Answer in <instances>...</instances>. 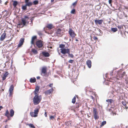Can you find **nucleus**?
<instances>
[{
  "instance_id": "nucleus-1",
  "label": "nucleus",
  "mask_w": 128,
  "mask_h": 128,
  "mask_svg": "<svg viewBox=\"0 0 128 128\" xmlns=\"http://www.w3.org/2000/svg\"><path fill=\"white\" fill-rule=\"evenodd\" d=\"M41 101V98H38V95H35L33 98L34 104L35 105L38 104Z\"/></svg>"
},
{
  "instance_id": "nucleus-2",
  "label": "nucleus",
  "mask_w": 128,
  "mask_h": 128,
  "mask_svg": "<svg viewBox=\"0 0 128 128\" xmlns=\"http://www.w3.org/2000/svg\"><path fill=\"white\" fill-rule=\"evenodd\" d=\"M38 112L39 109L38 108H36L34 110V112H30V114L31 116L36 117L38 116Z\"/></svg>"
},
{
  "instance_id": "nucleus-3",
  "label": "nucleus",
  "mask_w": 128,
  "mask_h": 128,
  "mask_svg": "<svg viewBox=\"0 0 128 128\" xmlns=\"http://www.w3.org/2000/svg\"><path fill=\"white\" fill-rule=\"evenodd\" d=\"M26 20L22 18H21V22L20 23H19L18 24V25L20 26L22 24L23 26H22V27H23L24 26L26 25Z\"/></svg>"
},
{
  "instance_id": "nucleus-4",
  "label": "nucleus",
  "mask_w": 128,
  "mask_h": 128,
  "mask_svg": "<svg viewBox=\"0 0 128 128\" xmlns=\"http://www.w3.org/2000/svg\"><path fill=\"white\" fill-rule=\"evenodd\" d=\"M125 74V72H122L119 71L118 72L117 75L118 77H119L120 78L122 79Z\"/></svg>"
},
{
  "instance_id": "nucleus-5",
  "label": "nucleus",
  "mask_w": 128,
  "mask_h": 128,
  "mask_svg": "<svg viewBox=\"0 0 128 128\" xmlns=\"http://www.w3.org/2000/svg\"><path fill=\"white\" fill-rule=\"evenodd\" d=\"M68 33L70 36L72 38H74L76 35L74 31L71 28L70 29Z\"/></svg>"
},
{
  "instance_id": "nucleus-6",
  "label": "nucleus",
  "mask_w": 128,
  "mask_h": 128,
  "mask_svg": "<svg viewBox=\"0 0 128 128\" xmlns=\"http://www.w3.org/2000/svg\"><path fill=\"white\" fill-rule=\"evenodd\" d=\"M46 68L44 66L43 67L41 70V74L42 76H44L46 75Z\"/></svg>"
},
{
  "instance_id": "nucleus-7",
  "label": "nucleus",
  "mask_w": 128,
  "mask_h": 128,
  "mask_svg": "<svg viewBox=\"0 0 128 128\" xmlns=\"http://www.w3.org/2000/svg\"><path fill=\"white\" fill-rule=\"evenodd\" d=\"M61 50V52L62 54H64L66 53L68 54V53H69L70 51V50L69 49L67 48H63L60 49Z\"/></svg>"
},
{
  "instance_id": "nucleus-8",
  "label": "nucleus",
  "mask_w": 128,
  "mask_h": 128,
  "mask_svg": "<svg viewBox=\"0 0 128 128\" xmlns=\"http://www.w3.org/2000/svg\"><path fill=\"white\" fill-rule=\"evenodd\" d=\"M14 87L13 85H11L10 87L9 92V96L10 97L12 96V91L13 90Z\"/></svg>"
},
{
  "instance_id": "nucleus-9",
  "label": "nucleus",
  "mask_w": 128,
  "mask_h": 128,
  "mask_svg": "<svg viewBox=\"0 0 128 128\" xmlns=\"http://www.w3.org/2000/svg\"><path fill=\"white\" fill-rule=\"evenodd\" d=\"M36 44L38 48H41L43 46L42 41L41 40L37 41L36 42Z\"/></svg>"
},
{
  "instance_id": "nucleus-10",
  "label": "nucleus",
  "mask_w": 128,
  "mask_h": 128,
  "mask_svg": "<svg viewBox=\"0 0 128 128\" xmlns=\"http://www.w3.org/2000/svg\"><path fill=\"white\" fill-rule=\"evenodd\" d=\"M54 91V89L52 88L48 90L45 91V93L46 94L49 95L50 94L52 93Z\"/></svg>"
},
{
  "instance_id": "nucleus-11",
  "label": "nucleus",
  "mask_w": 128,
  "mask_h": 128,
  "mask_svg": "<svg viewBox=\"0 0 128 128\" xmlns=\"http://www.w3.org/2000/svg\"><path fill=\"white\" fill-rule=\"evenodd\" d=\"M103 22V20H94V22L96 24H101Z\"/></svg>"
},
{
  "instance_id": "nucleus-12",
  "label": "nucleus",
  "mask_w": 128,
  "mask_h": 128,
  "mask_svg": "<svg viewBox=\"0 0 128 128\" xmlns=\"http://www.w3.org/2000/svg\"><path fill=\"white\" fill-rule=\"evenodd\" d=\"M94 112V116L95 119L96 120L98 119V116H97L96 111L95 109H94L93 110Z\"/></svg>"
},
{
  "instance_id": "nucleus-13",
  "label": "nucleus",
  "mask_w": 128,
  "mask_h": 128,
  "mask_svg": "<svg viewBox=\"0 0 128 128\" xmlns=\"http://www.w3.org/2000/svg\"><path fill=\"white\" fill-rule=\"evenodd\" d=\"M24 38H21L19 41V42L18 44V47H20L23 44V43L24 42Z\"/></svg>"
},
{
  "instance_id": "nucleus-14",
  "label": "nucleus",
  "mask_w": 128,
  "mask_h": 128,
  "mask_svg": "<svg viewBox=\"0 0 128 128\" xmlns=\"http://www.w3.org/2000/svg\"><path fill=\"white\" fill-rule=\"evenodd\" d=\"M9 74V73H8V72H6L4 74L3 76L2 77V80H4L6 79V78L7 76Z\"/></svg>"
},
{
  "instance_id": "nucleus-15",
  "label": "nucleus",
  "mask_w": 128,
  "mask_h": 128,
  "mask_svg": "<svg viewBox=\"0 0 128 128\" xmlns=\"http://www.w3.org/2000/svg\"><path fill=\"white\" fill-rule=\"evenodd\" d=\"M57 34H58L60 35V36H61L62 35L63 32L62 31V30L60 28L58 29L56 32Z\"/></svg>"
},
{
  "instance_id": "nucleus-16",
  "label": "nucleus",
  "mask_w": 128,
  "mask_h": 128,
  "mask_svg": "<svg viewBox=\"0 0 128 128\" xmlns=\"http://www.w3.org/2000/svg\"><path fill=\"white\" fill-rule=\"evenodd\" d=\"M86 64L89 68H90L91 67L92 62L90 60H88L86 61Z\"/></svg>"
},
{
  "instance_id": "nucleus-17",
  "label": "nucleus",
  "mask_w": 128,
  "mask_h": 128,
  "mask_svg": "<svg viewBox=\"0 0 128 128\" xmlns=\"http://www.w3.org/2000/svg\"><path fill=\"white\" fill-rule=\"evenodd\" d=\"M6 35V33L5 32L3 33L1 35L0 38V40L1 41L3 40L5 38V36Z\"/></svg>"
},
{
  "instance_id": "nucleus-18",
  "label": "nucleus",
  "mask_w": 128,
  "mask_h": 128,
  "mask_svg": "<svg viewBox=\"0 0 128 128\" xmlns=\"http://www.w3.org/2000/svg\"><path fill=\"white\" fill-rule=\"evenodd\" d=\"M39 87H37L36 88L34 92L35 95H38L37 94L39 91Z\"/></svg>"
},
{
  "instance_id": "nucleus-19",
  "label": "nucleus",
  "mask_w": 128,
  "mask_h": 128,
  "mask_svg": "<svg viewBox=\"0 0 128 128\" xmlns=\"http://www.w3.org/2000/svg\"><path fill=\"white\" fill-rule=\"evenodd\" d=\"M36 81V79L34 77L31 78L30 79V81L31 83H34Z\"/></svg>"
},
{
  "instance_id": "nucleus-20",
  "label": "nucleus",
  "mask_w": 128,
  "mask_h": 128,
  "mask_svg": "<svg viewBox=\"0 0 128 128\" xmlns=\"http://www.w3.org/2000/svg\"><path fill=\"white\" fill-rule=\"evenodd\" d=\"M42 54L45 57H48L49 55V54L48 52H43Z\"/></svg>"
},
{
  "instance_id": "nucleus-21",
  "label": "nucleus",
  "mask_w": 128,
  "mask_h": 128,
  "mask_svg": "<svg viewBox=\"0 0 128 128\" xmlns=\"http://www.w3.org/2000/svg\"><path fill=\"white\" fill-rule=\"evenodd\" d=\"M10 116L12 117L14 115V111L13 109H11L10 110Z\"/></svg>"
},
{
  "instance_id": "nucleus-22",
  "label": "nucleus",
  "mask_w": 128,
  "mask_h": 128,
  "mask_svg": "<svg viewBox=\"0 0 128 128\" xmlns=\"http://www.w3.org/2000/svg\"><path fill=\"white\" fill-rule=\"evenodd\" d=\"M36 38V36H34L32 37L31 41V44H34V40H35Z\"/></svg>"
},
{
  "instance_id": "nucleus-23",
  "label": "nucleus",
  "mask_w": 128,
  "mask_h": 128,
  "mask_svg": "<svg viewBox=\"0 0 128 128\" xmlns=\"http://www.w3.org/2000/svg\"><path fill=\"white\" fill-rule=\"evenodd\" d=\"M106 101L108 102L109 104H111V103L114 102V100L111 99L107 100Z\"/></svg>"
},
{
  "instance_id": "nucleus-24",
  "label": "nucleus",
  "mask_w": 128,
  "mask_h": 128,
  "mask_svg": "<svg viewBox=\"0 0 128 128\" xmlns=\"http://www.w3.org/2000/svg\"><path fill=\"white\" fill-rule=\"evenodd\" d=\"M5 116H10L9 112L7 110H6Z\"/></svg>"
},
{
  "instance_id": "nucleus-25",
  "label": "nucleus",
  "mask_w": 128,
  "mask_h": 128,
  "mask_svg": "<svg viewBox=\"0 0 128 128\" xmlns=\"http://www.w3.org/2000/svg\"><path fill=\"white\" fill-rule=\"evenodd\" d=\"M111 30L114 32H115L118 30V29L116 28H112Z\"/></svg>"
},
{
  "instance_id": "nucleus-26",
  "label": "nucleus",
  "mask_w": 128,
  "mask_h": 128,
  "mask_svg": "<svg viewBox=\"0 0 128 128\" xmlns=\"http://www.w3.org/2000/svg\"><path fill=\"white\" fill-rule=\"evenodd\" d=\"M32 3L31 2H28L27 3L26 5L27 6H30L32 5Z\"/></svg>"
},
{
  "instance_id": "nucleus-27",
  "label": "nucleus",
  "mask_w": 128,
  "mask_h": 128,
  "mask_svg": "<svg viewBox=\"0 0 128 128\" xmlns=\"http://www.w3.org/2000/svg\"><path fill=\"white\" fill-rule=\"evenodd\" d=\"M106 123V122L105 121L102 122L101 123V125L100 126V127H102L104 126V125Z\"/></svg>"
},
{
  "instance_id": "nucleus-28",
  "label": "nucleus",
  "mask_w": 128,
  "mask_h": 128,
  "mask_svg": "<svg viewBox=\"0 0 128 128\" xmlns=\"http://www.w3.org/2000/svg\"><path fill=\"white\" fill-rule=\"evenodd\" d=\"M76 97L75 96H74L73 98L72 101V102L73 104H74L76 102Z\"/></svg>"
},
{
  "instance_id": "nucleus-29",
  "label": "nucleus",
  "mask_w": 128,
  "mask_h": 128,
  "mask_svg": "<svg viewBox=\"0 0 128 128\" xmlns=\"http://www.w3.org/2000/svg\"><path fill=\"white\" fill-rule=\"evenodd\" d=\"M68 57H71L72 58H73L74 56L72 54H70V51L69 53H68Z\"/></svg>"
},
{
  "instance_id": "nucleus-30",
  "label": "nucleus",
  "mask_w": 128,
  "mask_h": 128,
  "mask_svg": "<svg viewBox=\"0 0 128 128\" xmlns=\"http://www.w3.org/2000/svg\"><path fill=\"white\" fill-rule=\"evenodd\" d=\"M46 27L50 29L52 28V25L51 24H48L47 26Z\"/></svg>"
},
{
  "instance_id": "nucleus-31",
  "label": "nucleus",
  "mask_w": 128,
  "mask_h": 128,
  "mask_svg": "<svg viewBox=\"0 0 128 128\" xmlns=\"http://www.w3.org/2000/svg\"><path fill=\"white\" fill-rule=\"evenodd\" d=\"M76 13V10L75 9H74L72 10L70 12V13L72 14H75Z\"/></svg>"
},
{
  "instance_id": "nucleus-32",
  "label": "nucleus",
  "mask_w": 128,
  "mask_h": 128,
  "mask_svg": "<svg viewBox=\"0 0 128 128\" xmlns=\"http://www.w3.org/2000/svg\"><path fill=\"white\" fill-rule=\"evenodd\" d=\"M65 45L63 44H61L60 45L59 47L61 48V49L64 48Z\"/></svg>"
},
{
  "instance_id": "nucleus-33",
  "label": "nucleus",
  "mask_w": 128,
  "mask_h": 128,
  "mask_svg": "<svg viewBox=\"0 0 128 128\" xmlns=\"http://www.w3.org/2000/svg\"><path fill=\"white\" fill-rule=\"evenodd\" d=\"M17 4L18 2L16 1H14L13 4V5L14 7H16Z\"/></svg>"
},
{
  "instance_id": "nucleus-34",
  "label": "nucleus",
  "mask_w": 128,
  "mask_h": 128,
  "mask_svg": "<svg viewBox=\"0 0 128 128\" xmlns=\"http://www.w3.org/2000/svg\"><path fill=\"white\" fill-rule=\"evenodd\" d=\"M28 126H29L31 128H34L35 126H34L33 125V124H28Z\"/></svg>"
},
{
  "instance_id": "nucleus-35",
  "label": "nucleus",
  "mask_w": 128,
  "mask_h": 128,
  "mask_svg": "<svg viewBox=\"0 0 128 128\" xmlns=\"http://www.w3.org/2000/svg\"><path fill=\"white\" fill-rule=\"evenodd\" d=\"M32 51L34 54H36L37 53V51L35 49H33L32 50Z\"/></svg>"
},
{
  "instance_id": "nucleus-36",
  "label": "nucleus",
  "mask_w": 128,
  "mask_h": 128,
  "mask_svg": "<svg viewBox=\"0 0 128 128\" xmlns=\"http://www.w3.org/2000/svg\"><path fill=\"white\" fill-rule=\"evenodd\" d=\"M26 6H27L26 4L24 6H23L22 8V9L24 10H26Z\"/></svg>"
},
{
  "instance_id": "nucleus-37",
  "label": "nucleus",
  "mask_w": 128,
  "mask_h": 128,
  "mask_svg": "<svg viewBox=\"0 0 128 128\" xmlns=\"http://www.w3.org/2000/svg\"><path fill=\"white\" fill-rule=\"evenodd\" d=\"M77 1H75L72 4V5L74 6H75L77 3Z\"/></svg>"
},
{
  "instance_id": "nucleus-38",
  "label": "nucleus",
  "mask_w": 128,
  "mask_h": 128,
  "mask_svg": "<svg viewBox=\"0 0 128 128\" xmlns=\"http://www.w3.org/2000/svg\"><path fill=\"white\" fill-rule=\"evenodd\" d=\"M33 3L34 4H36L38 3V2L37 0H35L33 2Z\"/></svg>"
},
{
  "instance_id": "nucleus-39",
  "label": "nucleus",
  "mask_w": 128,
  "mask_h": 128,
  "mask_svg": "<svg viewBox=\"0 0 128 128\" xmlns=\"http://www.w3.org/2000/svg\"><path fill=\"white\" fill-rule=\"evenodd\" d=\"M68 62L69 63H72L73 62V60H70L68 61Z\"/></svg>"
},
{
  "instance_id": "nucleus-40",
  "label": "nucleus",
  "mask_w": 128,
  "mask_h": 128,
  "mask_svg": "<svg viewBox=\"0 0 128 128\" xmlns=\"http://www.w3.org/2000/svg\"><path fill=\"white\" fill-rule=\"evenodd\" d=\"M54 117L52 116H51L50 117V118L51 119H54Z\"/></svg>"
},
{
  "instance_id": "nucleus-41",
  "label": "nucleus",
  "mask_w": 128,
  "mask_h": 128,
  "mask_svg": "<svg viewBox=\"0 0 128 128\" xmlns=\"http://www.w3.org/2000/svg\"><path fill=\"white\" fill-rule=\"evenodd\" d=\"M34 17L32 18H31L30 19L31 20V22H32V20H33L34 19Z\"/></svg>"
},
{
  "instance_id": "nucleus-42",
  "label": "nucleus",
  "mask_w": 128,
  "mask_h": 128,
  "mask_svg": "<svg viewBox=\"0 0 128 128\" xmlns=\"http://www.w3.org/2000/svg\"><path fill=\"white\" fill-rule=\"evenodd\" d=\"M112 2V0H108V2L109 4H111Z\"/></svg>"
},
{
  "instance_id": "nucleus-43",
  "label": "nucleus",
  "mask_w": 128,
  "mask_h": 128,
  "mask_svg": "<svg viewBox=\"0 0 128 128\" xmlns=\"http://www.w3.org/2000/svg\"><path fill=\"white\" fill-rule=\"evenodd\" d=\"M38 33L40 36H41L42 35V34L40 32H38Z\"/></svg>"
},
{
  "instance_id": "nucleus-44",
  "label": "nucleus",
  "mask_w": 128,
  "mask_h": 128,
  "mask_svg": "<svg viewBox=\"0 0 128 128\" xmlns=\"http://www.w3.org/2000/svg\"><path fill=\"white\" fill-rule=\"evenodd\" d=\"M52 84H51L48 85V86L50 87H52L53 86Z\"/></svg>"
},
{
  "instance_id": "nucleus-45",
  "label": "nucleus",
  "mask_w": 128,
  "mask_h": 128,
  "mask_svg": "<svg viewBox=\"0 0 128 128\" xmlns=\"http://www.w3.org/2000/svg\"><path fill=\"white\" fill-rule=\"evenodd\" d=\"M38 98L39 99L41 98V100H42V98L41 96H38Z\"/></svg>"
},
{
  "instance_id": "nucleus-46",
  "label": "nucleus",
  "mask_w": 128,
  "mask_h": 128,
  "mask_svg": "<svg viewBox=\"0 0 128 128\" xmlns=\"http://www.w3.org/2000/svg\"><path fill=\"white\" fill-rule=\"evenodd\" d=\"M29 1V0H25V3H26V4Z\"/></svg>"
},
{
  "instance_id": "nucleus-47",
  "label": "nucleus",
  "mask_w": 128,
  "mask_h": 128,
  "mask_svg": "<svg viewBox=\"0 0 128 128\" xmlns=\"http://www.w3.org/2000/svg\"><path fill=\"white\" fill-rule=\"evenodd\" d=\"M24 18H28V19H29L28 17V16H24Z\"/></svg>"
},
{
  "instance_id": "nucleus-48",
  "label": "nucleus",
  "mask_w": 128,
  "mask_h": 128,
  "mask_svg": "<svg viewBox=\"0 0 128 128\" xmlns=\"http://www.w3.org/2000/svg\"><path fill=\"white\" fill-rule=\"evenodd\" d=\"M122 104L124 106H125L126 105V103H124L123 102H122Z\"/></svg>"
},
{
  "instance_id": "nucleus-49",
  "label": "nucleus",
  "mask_w": 128,
  "mask_h": 128,
  "mask_svg": "<svg viewBox=\"0 0 128 128\" xmlns=\"http://www.w3.org/2000/svg\"><path fill=\"white\" fill-rule=\"evenodd\" d=\"M7 117H8V120H10V116H7Z\"/></svg>"
},
{
  "instance_id": "nucleus-50",
  "label": "nucleus",
  "mask_w": 128,
  "mask_h": 128,
  "mask_svg": "<svg viewBox=\"0 0 128 128\" xmlns=\"http://www.w3.org/2000/svg\"><path fill=\"white\" fill-rule=\"evenodd\" d=\"M36 78L38 80L40 78V77L39 76H37L36 77Z\"/></svg>"
},
{
  "instance_id": "nucleus-51",
  "label": "nucleus",
  "mask_w": 128,
  "mask_h": 128,
  "mask_svg": "<svg viewBox=\"0 0 128 128\" xmlns=\"http://www.w3.org/2000/svg\"><path fill=\"white\" fill-rule=\"evenodd\" d=\"M3 108V107L2 106H0V110H1V109Z\"/></svg>"
},
{
  "instance_id": "nucleus-52",
  "label": "nucleus",
  "mask_w": 128,
  "mask_h": 128,
  "mask_svg": "<svg viewBox=\"0 0 128 128\" xmlns=\"http://www.w3.org/2000/svg\"><path fill=\"white\" fill-rule=\"evenodd\" d=\"M44 115H45V116L46 117L47 116V114H46V112H45V114H44Z\"/></svg>"
},
{
  "instance_id": "nucleus-53",
  "label": "nucleus",
  "mask_w": 128,
  "mask_h": 128,
  "mask_svg": "<svg viewBox=\"0 0 128 128\" xmlns=\"http://www.w3.org/2000/svg\"><path fill=\"white\" fill-rule=\"evenodd\" d=\"M94 40H97V37H95L94 38Z\"/></svg>"
},
{
  "instance_id": "nucleus-54",
  "label": "nucleus",
  "mask_w": 128,
  "mask_h": 128,
  "mask_svg": "<svg viewBox=\"0 0 128 128\" xmlns=\"http://www.w3.org/2000/svg\"><path fill=\"white\" fill-rule=\"evenodd\" d=\"M124 16L126 17H127V16L126 14H124Z\"/></svg>"
},
{
  "instance_id": "nucleus-55",
  "label": "nucleus",
  "mask_w": 128,
  "mask_h": 128,
  "mask_svg": "<svg viewBox=\"0 0 128 128\" xmlns=\"http://www.w3.org/2000/svg\"><path fill=\"white\" fill-rule=\"evenodd\" d=\"M118 28L120 29L121 28V27L120 26H118Z\"/></svg>"
},
{
  "instance_id": "nucleus-56",
  "label": "nucleus",
  "mask_w": 128,
  "mask_h": 128,
  "mask_svg": "<svg viewBox=\"0 0 128 128\" xmlns=\"http://www.w3.org/2000/svg\"><path fill=\"white\" fill-rule=\"evenodd\" d=\"M54 0H51V2H54Z\"/></svg>"
},
{
  "instance_id": "nucleus-57",
  "label": "nucleus",
  "mask_w": 128,
  "mask_h": 128,
  "mask_svg": "<svg viewBox=\"0 0 128 128\" xmlns=\"http://www.w3.org/2000/svg\"><path fill=\"white\" fill-rule=\"evenodd\" d=\"M126 107V109H127V108H128V107H126H126Z\"/></svg>"
},
{
  "instance_id": "nucleus-58",
  "label": "nucleus",
  "mask_w": 128,
  "mask_h": 128,
  "mask_svg": "<svg viewBox=\"0 0 128 128\" xmlns=\"http://www.w3.org/2000/svg\"><path fill=\"white\" fill-rule=\"evenodd\" d=\"M61 57H62V58H64V57L63 56H62V55H61Z\"/></svg>"
},
{
  "instance_id": "nucleus-59",
  "label": "nucleus",
  "mask_w": 128,
  "mask_h": 128,
  "mask_svg": "<svg viewBox=\"0 0 128 128\" xmlns=\"http://www.w3.org/2000/svg\"><path fill=\"white\" fill-rule=\"evenodd\" d=\"M76 41H78V40L77 39H76Z\"/></svg>"
},
{
  "instance_id": "nucleus-60",
  "label": "nucleus",
  "mask_w": 128,
  "mask_h": 128,
  "mask_svg": "<svg viewBox=\"0 0 128 128\" xmlns=\"http://www.w3.org/2000/svg\"><path fill=\"white\" fill-rule=\"evenodd\" d=\"M2 2V0H0V3H1Z\"/></svg>"
},
{
  "instance_id": "nucleus-61",
  "label": "nucleus",
  "mask_w": 128,
  "mask_h": 128,
  "mask_svg": "<svg viewBox=\"0 0 128 128\" xmlns=\"http://www.w3.org/2000/svg\"><path fill=\"white\" fill-rule=\"evenodd\" d=\"M110 74L111 75H112V73H111Z\"/></svg>"
},
{
  "instance_id": "nucleus-62",
  "label": "nucleus",
  "mask_w": 128,
  "mask_h": 128,
  "mask_svg": "<svg viewBox=\"0 0 128 128\" xmlns=\"http://www.w3.org/2000/svg\"><path fill=\"white\" fill-rule=\"evenodd\" d=\"M17 32H19V30H17Z\"/></svg>"
},
{
  "instance_id": "nucleus-63",
  "label": "nucleus",
  "mask_w": 128,
  "mask_h": 128,
  "mask_svg": "<svg viewBox=\"0 0 128 128\" xmlns=\"http://www.w3.org/2000/svg\"><path fill=\"white\" fill-rule=\"evenodd\" d=\"M27 23L28 24V22L27 21Z\"/></svg>"
},
{
  "instance_id": "nucleus-64",
  "label": "nucleus",
  "mask_w": 128,
  "mask_h": 128,
  "mask_svg": "<svg viewBox=\"0 0 128 128\" xmlns=\"http://www.w3.org/2000/svg\"><path fill=\"white\" fill-rule=\"evenodd\" d=\"M58 54H59L60 55V53H59V52H58Z\"/></svg>"
}]
</instances>
